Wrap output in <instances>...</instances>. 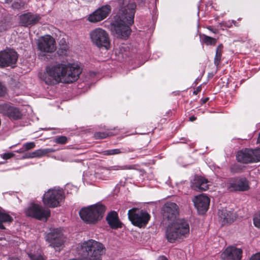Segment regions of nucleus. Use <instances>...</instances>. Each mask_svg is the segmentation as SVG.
Returning a JSON list of instances; mask_svg holds the SVG:
<instances>
[{"instance_id":"aec40b11","label":"nucleus","mask_w":260,"mask_h":260,"mask_svg":"<svg viewBox=\"0 0 260 260\" xmlns=\"http://www.w3.org/2000/svg\"><path fill=\"white\" fill-rule=\"evenodd\" d=\"M208 180L201 177L196 176L192 183L191 187L196 191H205L208 189Z\"/></svg>"},{"instance_id":"a19ab883","label":"nucleus","mask_w":260,"mask_h":260,"mask_svg":"<svg viewBox=\"0 0 260 260\" xmlns=\"http://www.w3.org/2000/svg\"><path fill=\"white\" fill-rule=\"evenodd\" d=\"M58 53L59 55H66L67 54V50L63 48H60L58 51Z\"/></svg>"},{"instance_id":"de8ad7c7","label":"nucleus","mask_w":260,"mask_h":260,"mask_svg":"<svg viewBox=\"0 0 260 260\" xmlns=\"http://www.w3.org/2000/svg\"><path fill=\"white\" fill-rule=\"evenodd\" d=\"M257 142L258 143H260V132H259V135H258V139H257Z\"/></svg>"},{"instance_id":"7c9ffc66","label":"nucleus","mask_w":260,"mask_h":260,"mask_svg":"<svg viewBox=\"0 0 260 260\" xmlns=\"http://www.w3.org/2000/svg\"><path fill=\"white\" fill-rule=\"evenodd\" d=\"M24 2L22 0H14L12 4V8L14 10H19L24 8Z\"/></svg>"},{"instance_id":"09e8293b","label":"nucleus","mask_w":260,"mask_h":260,"mask_svg":"<svg viewBox=\"0 0 260 260\" xmlns=\"http://www.w3.org/2000/svg\"><path fill=\"white\" fill-rule=\"evenodd\" d=\"M5 3H9L12 2V0H5Z\"/></svg>"},{"instance_id":"c756f323","label":"nucleus","mask_w":260,"mask_h":260,"mask_svg":"<svg viewBox=\"0 0 260 260\" xmlns=\"http://www.w3.org/2000/svg\"><path fill=\"white\" fill-rule=\"evenodd\" d=\"M203 42L207 45H214L216 44L217 41L216 39L204 35L202 39Z\"/></svg>"},{"instance_id":"f257e3e1","label":"nucleus","mask_w":260,"mask_h":260,"mask_svg":"<svg viewBox=\"0 0 260 260\" xmlns=\"http://www.w3.org/2000/svg\"><path fill=\"white\" fill-rule=\"evenodd\" d=\"M120 9L111 23V31L117 38L126 39L131 35L136 5L129 0H118Z\"/></svg>"},{"instance_id":"79ce46f5","label":"nucleus","mask_w":260,"mask_h":260,"mask_svg":"<svg viewBox=\"0 0 260 260\" xmlns=\"http://www.w3.org/2000/svg\"><path fill=\"white\" fill-rule=\"evenodd\" d=\"M31 152L27 153L22 156L23 158H34V157L31 156Z\"/></svg>"},{"instance_id":"b1692460","label":"nucleus","mask_w":260,"mask_h":260,"mask_svg":"<svg viewBox=\"0 0 260 260\" xmlns=\"http://www.w3.org/2000/svg\"><path fill=\"white\" fill-rule=\"evenodd\" d=\"M54 150L51 148L39 149L31 152V156L40 157L46 155L47 154L52 152Z\"/></svg>"},{"instance_id":"f3484780","label":"nucleus","mask_w":260,"mask_h":260,"mask_svg":"<svg viewBox=\"0 0 260 260\" xmlns=\"http://www.w3.org/2000/svg\"><path fill=\"white\" fill-rule=\"evenodd\" d=\"M162 215L168 220H174L178 215V207L173 202L167 203L162 209Z\"/></svg>"},{"instance_id":"4be33fe9","label":"nucleus","mask_w":260,"mask_h":260,"mask_svg":"<svg viewBox=\"0 0 260 260\" xmlns=\"http://www.w3.org/2000/svg\"><path fill=\"white\" fill-rule=\"evenodd\" d=\"M106 220L112 229H116L121 227V223L119 220L117 213L115 211L110 212L107 215Z\"/></svg>"},{"instance_id":"ddd939ff","label":"nucleus","mask_w":260,"mask_h":260,"mask_svg":"<svg viewBox=\"0 0 260 260\" xmlns=\"http://www.w3.org/2000/svg\"><path fill=\"white\" fill-rule=\"evenodd\" d=\"M46 240L52 247H59L64 242V237L62 230L60 228L54 229L46 236Z\"/></svg>"},{"instance_id":"dca6fc26","label":"nucleus","mask_w":260,"mask_h":260,"mask_svg":"<svg viewBox=\"0 0 260 260\" xmlns=\"http://www.w3.org/2000/svg\"><path fill=\"white\" fill-rule=\"evenodd\" d=\"M192 200L200 214H204L207 211L210 204V199L207 196L200 194L195 196Z\"/></svg>"},{"instance_id":"a211bd4d","label":"nucleus","mask_w":260,"mask_h":260,"mask_svg":"<svg viewBox=\"0 0 260 260\" xmlns=\"http://www.w3.org/2000/svg\"><path fill=\"white\" fill-rule=\"evenodd\" d=\"M242 254V249L230 246L227 247L221 253L220 257L223 260H240Z\"/></svg>"},{"instance_id":"20e7f679","label":"nucleus","mask_w":260,"mask_h":260,"mask_svg":"<svg viewBox=\"0 0 260 260\" xmlns=\"http://www.w3.org/2000/svg\"><path fill=\"white\" fill-rule=\"evenodd\" d=\"M64 63H56L46 67L41 78L48 85H54L62 82Z\"/></svg>"},{"instance_id":"4468645a","label":"nucleus","mask_w":260,"mask_h":260,"mask_svg":"<svg viewBox=\"0 0 260 260\" xmlns=\"http://www.w3.org/2000/svg\"><path fill=\"white\" fill-rule=\"evenodd\" d=\"M111 11L110 5L103 6L95 10L88 16V20L92 23L101 21L107 18Z\"/></svg>"},{"instance_id":"e433bc0d","label":"nucleus","mask_w":260,"mask_h":260,"mask_svg":"<svg viewBox=\"0 0 260 260\" xmlns=\"http://www.w3.org/2000/svg\"><path fill=\"white\" fill-rule=\"evenodd\" d=\"M104 172H97L94 174V177L95 179H101V180H106L108 178V176L104 175Z\"/></svg>"},{"instance_id":"c85d7f7f","label":"nucleus","mask_w":260,"mask_h":260,"mask_svg":"<svg viewBox=\"0 0 260 260\" xmlns=\"http://www.w3.org/2000/svg\"><path fill=\"white\" fill-rule=\"evenodd\" d=\"M133 169V167L132 166H114L110 167L108 168L105 169L106 171H118V170H131Z\"/></svg>"},{"instance_id":"f03ea898","label":"nucleus","mask_w":260,"mask_h":260,"mask_svg":"<svg viewBox=\"0 0 260 260\" xmlns=\"http://www.w3.org/2000/svg\"><path fill=\"white\" fill-rule=\"evenodd\" d=\"M189 232L188 223L184 219H179L168 226L166 235L168 241L173 243L176 240L186 238Z\"/></svg>"},{"instance_id":"5701e85b","label":"nucleus","mask_w":260,"mask_h":260,"mask_svg":"<svg viewBox=\"0 0 260 260\" xmlns=\"http://www.w3.org/2000/svg\"><path fill=\"white\" fill-rule=\"evenodd\" d=\"M236 158L238 161L243 163L252 162V157L250 152V149H245L238 152Z\"/></svg>"},{"instance_id":"f8f14e48","label":"nucleus","mask_w":260,"mask_h":260,"mask_svg":"<svg viewBox=\"0 0 260 260\" xmlns=\"http://www.w3.org/2000/svg\"><path fill=\"white\" fill-rule=\"evenodd\" d=\"M26 215L39 220L47 219L50 215V211L45 209L42 206L36 204H32L25 211Z\"/></svg>"},{"instance_id":"37998d69","label":"nucleus","mask_w":260,"mask_h":260,"mask_svg":"<svg viewBox=\"0 0 260 260\" xmlns=\"http://www.w3.org/2000/svg\"><path fill=\"white\" fill-rule=\"evenodd\" d=\"M201 90V88L200 87H198L196 90L193 91V93L195 94H198L199 92H200Z\"/></svg>"},{"instance_id":"1a4fd4ad","label":"nucleus","mask_w":260,"mask_h":260,"mask_svg":"<svg viewBox=\"0 0 260 260\" xmlns=\"http://www.w3.org/2000/svg\"><path fill=\"white\" fill-rule=\"evenodd\" d=\"M37 48L40 52L39 55L45 56L46 53H52L56 50L55 41L50 35L42 36L38 40Z\"/></svg>"},{"instance_id":"ea45409f","label":"nucleus","mask_w":260,"mask_h":260,"mask_svg":"<svg viewBox=\"0 0 260 260\" xmlns=\"http://www.w3.org/2000/svg\"><path fill=\"white\" fill-rule=\"evenodd\" d=\"M250 260H260V253L254 254L250 259Z\"/></svg>"},{"instance_id":"49530a36","label":"nucleus","mask_w":260,"mask_h":260,"mask_svg":"<svg viewBox=\"0 0 260 260\" xmlns=\"http://www.w3.org/2000/svg\"><path fill=\"white\" fill-rule=\"evenodd\" d=\"M24 151V150L20 149L19 150L16 151V152H18V153H21V152H23Z\"/></svg>"},{"instance_id":"bb28decb","label":"nucleus","mask_w":260,"mask_h":260,"mask_svg":"<svg viewBox=\"0 0 260 260\" xmlns=\"http://www.w3.org/2000/svg\"><path fill=\"white\" fill-rule=\"evenodd\" d=\"M13 220L12 217L9 214L3 213L0 211V229H4V222H11Z\"/></svg>"},{"instance_id":"7ed1b4c3","label":"nucleus","mask_w":260,"mask_h":260,"mask_svg":"<svg viewBox=\"0 0 260 260\" xmlns=\"http://www.w3.org/2000/svg\"><path fill=\"white\" fill-rule=\"evenodd\" d=\"M105 207L102 204H96L82 208L79 215L86 223L94 224L103 217Z\"/></svg>"},{"instance_id":"cd10ccee","label":"nucleus","mask_w":260,"mask_h":260,"mask_svg":"<svg viewBox=\"0 0 260 260\" xmlns=\"http://www.w3.org/2000/svg\"><path fill=\"white\" fill-rule=\"evenodd\" d=\"M250 152L252 157V162L260 161V148L255 149H250Z\"/></svg>"},{"instance_id":"72a5a7b5","label":"nucleus","mask_w":260,"mask_h":260,"mask_svg":"<svg viewBox=\"0 0 260 260\" xmlns=\"http://www.w3.org/2000/svg\"><path fill=\"white\" fill-rule=\"evenodd\" d=\"M67 142V138L66 136L57 137L55 139V142L57 144H63Z\"/></svg>"},{"instance_id":"9b49d317","label":"nucleus","mask_w":260,"mask_h":260,"mask_svg":"<svg viewBox=\"0 0 260 260\" xmlns=\"http://www.w3.org/2000/svg\"><path fill=\"white\" fill-rule=\"evenodd\" d=\"M227 188L232 191H246L250 189V182L245 177L232 178L227 183Z\"/></svg>"},{"instance_id":"a18cd8bd","label":"nucleus","mask_w":260,"mask_h":260,"mask_svg":"<svg viewBox=\"0 0 260 260\" xmlns=\"http://www.w3.org/2000/svg\"><path fill=\"white\" fill-rule=\"evenodd\" d=\"M196 119V117H194V116H191L190 118H189V120L190 121H194Z\"/></svg>"},{"instance_id":"4c0bfd02","label":"nucleus","mask_w":260,"mask_h":260,"mask_svg":"<svg viewBox=\"0 0 260 260\" xmlns=\"http://www.w3.org/2000/svg\"><path fill=\"white\" fill-rule=\"evenodd\" d=\"M6 92V87L0 82V96L4 95Z\"/></svg>"},{"instance_id":"6ab92c4d","label":"nucleus","mask_w":260,"mask_h":260,"mask_svg":"<svg viewBox=\"0 0 260 260\" xmlns=\"http://www.w3.org/2000/svg\"><path fill=\"white\" fill-rule=\"evenodd\" d=\"M40 19V17L39 15L28 13L20 16L19 23L22 26L28 27L37 23Z\"/></svg>"},{"instance_id":"8fccbe9b","label":"nucleus","mask_w":260,"mask_h":260,"mask_svg":"<svg viewBox=\"0 0 260 260\" xmlns=\"http://www.w3.org/2000/svg\"><path fill=\"white\" fill-rule=\"evenodd\" d=\"M208 100V98H206V99H204V101H203V103H205Z\"/></svg>"},{"instance_id":"3c124183","label":"nucleus","mask_w":260,"mask_h":260,"mask_svg":"<svg viewBox=\"0 0 260 260\" xmlns=\"http://www.w3.org/2000/svg\"><path fill=\"white\" fill-rule=\"evenodd\" d=\"M208 29H209V30H211L214 33H215V31H213L210 28H208Z\"/></svg>"},{"instance_id":"58836bf2","label":"nucleus","mask_w":260,"mask_h":260,"mask_svg":"<svg viewBox=\"0 0 260 260\" xmlns=\"http://www.w3.org/2000/svg\"><path fill=\"white\" fill-rule=\"evenodd\" d=\"M14 154L13 153H5L3 155V158L5 159H8L13 157Z\"/></svg>"},{"instance_id":"2f4dec72","label":"nucleus","mask_w":260,"mask_h":260,"mask_svg":"<svg viewBox=\"0 0 260 260\" xmlns=\"http://www.w3.org/2000/svg\"><path fill=\"white\" fill-rule=\"evenodd\" d=\"M120 149H114L110 150H107L103 152V154L105 155H113L119 154L123 153Z\"/></svg>"},{"instance_id":"473e14b6","label":"nucleus","mask_w":260,"mask_h":260,"mask_svg":"<svg viewBox=\"0 0 260 260\" xmlns=\"http://www.w3.org/2000/svg\"><path fill=\"white\" fill-rule=\"evenodd\" d=\"M111 135L106 132H96L94 134V137L96 139H104Z\"/></svg>"},{"instance_id":"a878e982","label":"nucleus","mask_w":260,"mask_h":260,"mask_svg":"<svg viewBox=\"0 0 260 260\" xmlns=\"http://www.w3.org/2000/svg\"><path fill=\"white\" fill-rule=\"evenodd\" d=\"M223 45L222 44L219 45L216 50V54L214 59V64L218 67L221 61V57L222 52Z\"/></svg>"},{"instance_id":"2eb2a0df","label":"nucleus","mask_w":260,"mask_h":260,"mask_svg":"<svg viewBox=\"0 0 260 260\" xmlns=\"http://www.w3.org/2000/svg\"><path fill=\"white\" fill-rule=\"evenodd\" d=\"M0 113L12 120L20 119L22 116L18 108L8 104L0 105Z\"/></svg>"},{"instance_id":"9d476101","label":"nucleus","mask_w":260,"mask_h":260,"mask_svg":"<svg viewBox=\"0 0 260 260\" xmlns=\"http://www.w3.org/2000/svg\"><path fill=\"white\" fill-rule=\"evenodd\" d=\"M18 59V54L13 49H6L0 51V68H14Z\"/></svg>"},{"instance_id":"423d86ee","label":"nucleus","mask_w":260,"mask_h":260,"mask_svg":"<svg viewBox=\"0 0 260 260\" xmlns=\"http://www.w3.org/2000/svg\"><path fill=\"white\" fill-rule=\"evenodd\" d=\"M64 199L62 189L59 188L49 189L46 192L43 198L44 205L51 208L57 207Z\"/></svg>"},{"instance_id":"c03bdc74","label":"nucleus","mask_w":260,"mask_h":260,"mask_svg":"<svg viewBox=\"0 0 260 260\" xmlns=\"http://www.w3.org/2000/svg\"><path fill=\"white\" fill-rule=\"evenodd\" d=\"M158 260H168V259L165 256H160L159 257Z\"/></svg>"},{"instance_id":"0eeeda50","label":"nucleus","mask_w":260,"mask_h":260,"mask_svg":"<svg viewBox=\"0 0 260 260\" xmlns=\"http://www.w3.org/2000/svg\"><path fill=\"white\" fill-rule=\"evenodd\" d=\"M127 215L132 224L139 228L146 226L150 218L146 211L135 208L129 210Z\"/></svg>"},{"instance_id":"f704fd0d","label":"nucleus","mask_w":260,"mask_h":260,"mask_svg":"<svg viewBox=\"0 0 260 260\" xmlns=\"http://www.w3.org/2000/svg\"><path fill=\"white\" fill-rule=\"evenodd\" d=\"M36 146L35 143L33 142L26 143L23 144V148H24V150L27 151L28 150L31 149Z\"/></svg>"},{"instance_id":"39448f33","label":"nucleus","mask_w":260,"mask_h":260,"mask_svg":"<svg viewBox=\"0 0 260 260\" xmlns=\"http://www.w3.org/2000/svg\"><path fill=\"white\" fill-rule=\"evenodd\" d=\"M92 43L99 48L108 50L110 48V40L108 33L104 29L96 28L90 32Z\"/></svg>"},{"instance_id":"393cba45","label":"nucleus","mask_w":260,"mask_h":260,"mask_svg":"<svg viewBox=\"0 0 260 260\" xmlns=\"http://www.w3.org/2000/svg\"><path fill=\"white\" fill-rule=\"evenodd\" d=\"M27 255L30 260H46V258L42 254L41 251L36 252H28Z\"/></svg>"},{"instance_id":"6e6552de","label":"nucleus","mask_w":260,"mask_h":260,"mask_svg":"<svg viewBox=\"0 0 260 260\" xmlns=\"http://www.w3.org/2000/svg\"><path fill=\"white\" fill-rule=\"evenodd\" d=\"M62 82L71 83L76 81L82 72L80 67L75 63H64Z\"/></svg>"},{"instance_id":"412c9836","label":"nucleus","mask_w":260,"mask_h":260,"mask_svg":"<svg viewBox=\"0 0 260 260\" xmlns=\"http://www.w3.org/2000/svg\"><path fill=\"white\" fill-rule=\"evenodd\" d=\"M218 215L220 220H222V222L224 223H232L236 218V215L235 213L224 209L219 210Z\"/></svg>"},{"instance_id":"c9c22d12","label":"nucleus","mask_w":260,"mask_h":260,"mask_svg":"<svg viewBox=\"0 0 260 260\" xmlns=\"http://www.w3.org/2000/svg\"><path fill=\"white\" fill-rule=\"evenodd\" d=\"M253 223L256 227L260 228V212L256 214L254 217Z\"/></svg>"}]
</instances>
